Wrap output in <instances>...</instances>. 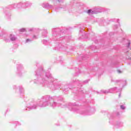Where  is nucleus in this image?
<instances>
[{
  "instance_id": "1",
  "label": "nucleus",
  "mask_w": 131,
  "mask_h": 131,
  "mask_svg": "<svg viewBox=\"0 0 131 131\" xmlns=\"http://www.w3.org/2000/svg\"><path fill=\"white\" fill-rule=\"evenodd\" d=\"M11 39L12 40H16V37H12L11 38Z\"/></svg>"
},
{
  "instance_id": "3",
  "label": "nucleus",
  "mask_w": 131,
  "mask_h": 131,
  "mask_svg": "<svg viewBox=\"0 0 131 131\" xmlns=\"http://www.w3.org/2000/svg\"><path fill=\"white\" fill-rule=\"evenodd\" d=\"M121 109H125V108H124V106H123V105H121Z\"/></svg>"
},
{
  "instance_id": "2",
  "label": "nucleus",
  "mask_w": 131,
  "mask_h": 131,
  "mask_svg": "<svg viewBox=\"0 0 131 131\" xmlns=\"http://www.w3.org/2000/svg\"><path fill=\"white\" fill-rule=\"evenodd\" d=\"M91 12H92V10L90 9L88 11V14H90V13H91Z\"/></svg>"
},
{
  "instance_id": "5",
  "label": "nucleus",
  "mask_w": 131,
  "mask_h": 131,
  "mask_svg": "<svg viewBox=\"0 0 131 131\" xmlns=\"http://www.w3.org/2000/svg\"><path fill=\"white\" fill-rule=\"evenodd\" d=\"M21 30H22V31H25V29H22Z\"/></svg>"
},
{
  "instance_id": "6",
  "label": "nucleus",
  "mask_w": 131,
  "mask_h": 131,
  "mask_svg": "<svg viewBox=\"0 0 131 131\" xmlns=\"http://www.w3.org/2000/svg\"><path fill=\"white\" fill-rule=\"evenodd\" d=\"M130 45V43H128V46H129Z\"/></svg>"
},
{
  "instance_id": "4",
  "label": "nucleus",
  "mask_w": 131,
  "mask_h": 131,
  "mask_svg": "<svg viewBox=\"0 0 131 131\" xmlns=\"http://www.w3.org/2000/svg\"><path fill=\"white\" fill-rule=\"evenodd\" d=\"M27 41H30V39H27Z\"/></svg>"
}]
</instances>
